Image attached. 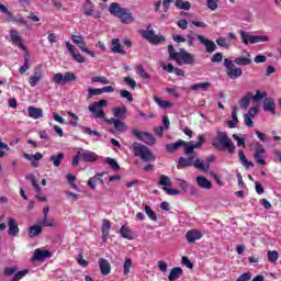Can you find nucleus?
Returning <instances> with one entry per match:
<instances>
[{
    "label": "nucleus",
    "mask_w": 281,
    "mask_h": 281,
    "mask_svg": "<svg viewBox=\"0 0 281 281\" xmlns=\"http://www.w3.org/2000/svg\"><path fill=\"white\" fill-rule=\"evenodd\" d=\"M251 45H256V43H268L269 36L267 35H252L250 37Z\"/></svg>",
    "instance_id": "obj_41"
},
{
    "label": "nucleus",
    "mask_w": 281,
    "mask_h": 281,
    "mask_svg": "<svg viewBox=\"0 0 281 281\" xmlns=\"http://www.w3.org/2000/svg\"><path fill=\"white\" fill-rule=\"evenodd\" d=\"M131 150L134 154V157H138L142 161H155V154L148 148L146 145H142L140 143H133Z\"/></svg>",
    "instance_id": "obj_5"
},
{
    "label": "nucleus",
    "mask_w": 281,
    "mask_h": 281,
    "mask_svg": "<svg viewBox=\"0 0 281 281\" xmlns=\"http://www.w3.org/2000/svg\"><path fill=\"white\" fill-rule=\"evenodd\" d=\"M206 5L209 10L214 12L215 10H218V0H206Z\"/></svg>",
    "instance_id": "obj_56"
},
{
    "label": "nucleus",
    "mask_w": 281,
    "mask_h": 281,
    "mask_svg": "<svg viewBox=\"0 0 281 281\" xmlns=\"http://www.w3.org/2000/svg\"><path fill=\"white\" fill-rule=\"evenodd\" d=\"M43 80V68L41 66L34 68V74L29 78V85L31 87H36L40 81Z\"/></svg>",
    "instance_id": "obj_15"
},
{
    "label": "nucleus",
    "mask_w": 281,
    "mask_h": 281,
    "mask_svg": "<svg viewBox=\"0 0 281 281\" xmlns=\"http://www.w3.org/2000/svg\"><path fill=\"white\" fill-rule=\"evenodd\" d=\"M158 186H164L165 188L172 186V183L170 181V177L165 176V175L160 176Z\"/></svg>",
    "instance_id": "obj_51"
},
{
    "label": "nucleus",
    "mask_w": 281,
    "mask_h": 281,
    "mask_svg": "<svg viewBox=\"0 0 281 281\" xmlns=\"http://www.w3.org/2000/svg\"><path fill=\"white\" fill-rule=\"evenodd\" d=\"M68 115L69 117H71V120L69 121L70 126H78V115H76V113L74 112H68Z\"/></svg>",
    "instance_id": "obj_59"
},
{
    "label": "nucleus",
    "mask_w": 281,
    "mask_h": 281,
    "mask_svg": "<svg viewBox=\"0 0 281 281\" xmlns=\"http://www.w3.org/2000/svg\"><path fill=\"white\" fill-rule=\"evenodd\" d=\"M169 58L175 60L177 65H194V55L186 52V49H180L177 52L172 45L168 46Z\"/></svg>",
    "instance_id": "obj_3"
},
{
    "label": "nucleus",
    "mask_w": 281,
    "mask_h": 281,
    "mask_svg": "<svg viewBox=\"0 0 281 281\" xmlns=\"http://www.w3.org/2000/svg\"><path fill=\"white\" fill-rule=\"evenodd\" d=\"M91 82L95 83V82H100L101 85H109V78L104 77V76H93L91 77Z\"/></svg>",
    "instance_id": "obj_50"
},
{
    "label": "nucleus",
    "mask_w": 281,
    "mask_h": 281,
    "mask_svg": "<svg viewBox=\"0 0 281 281\" xmlns=\"http://www.w3.org/2000/svg\"><path fill=\"white\" fill-rule=\"evenodd\" d=\"M224 67H226V69H228L227 71V76L228 78H240V76H243V69L235 67L234 68V61L229 60V59H224Z\"/></svg>",
    "instance_id": "obj_13"
},
{
    "label": "nucleus",
    "mask_w": 281,
    "mask_h": 281,
    "mask_svg": "<svg viewBox=\"0 0 281 281\" xmlns=\"http://www.w3.org/2000/svg\"><path fill=\"white\" fill-rule=\"evenodd\" d=\"M42 227H56V222L54 220H49L47 217H43L41 221L37 222Z\"/></svg>",
    "instance_id": "obj_43"
},
{
    "label": "nucleus",
    "mask_w": 281,
    "mask_h": 281,
    "mask_svg": "<svg viewBox=\"0 0 281 281\" xmlns=\"http://www.w3.org/2000/svg\"><path fill=\"white\" fill-rule=\"evenodd\" d=\"M102 240L106 243L109 240V232H111V222L109 220H103L102 224Z\"/></svg>",
    "instance_id": "obj_28"
},
{
    "label": "nucleus",
    "mask_w": 281,
    "mask_h": 281,
    "mask_svg": "<svg viewBox=\"0 0 281 281\" xmlns=\"http://www.w3.org/2000/svg\"><path fill=\"white\" fill-rule=\"evenodd\" d=\"M267 256L268 262H278V259L280 258L277 250H269Z\"/></svg>",
    "instance_id": "obj_52"
},
{
    "label": "nucleus",
    "mask_w": 281,
    "mask_h": 281,
    "mask_svg": "<svg viewBox=\"0 0 281 281\" xmlns=\"http://www.w3.org/2000/svg\"><path fill=\"white\" fill-rule=\"evenodd\" d=\"M238 157H239V161H241V164H243V166H245V168H252L254 162L247 160V156H245V151L239 150Z\"/></svg>",
    "instance_id": "obj_37"
},
{
    "label": "nucleus",
    "mask_w": 281,
    "mask_h": 281,
    "mask_svg": "<svg viewBox=\"0 0 281 281\" xmlns=\"http://www.w3.org/2000/svg\"><path fill=\"white\" fill-rule=\"evenodd\" d=\"M145 214L148 216L150 221H154V223H157V213L153 211V207L149 205H145Z\"/></svg>",
    "instance_id": "obj_44"
},
{
    "label": "nucleus",
    "mask_w": 281,
    "mask_h": 281,
    "mask_svg": "<svg viewBox=\"0 0 281 281\" xmlns=\"http://www.w3.org/2000/svg\"><path fill=\"white\" fill-rule=\"evenodd\" d=\"M121 98H124L127 102H133V94L128 90H121Z\"/></svg>",
    "instance_id": "obj_61"
},
{
    "label": "nucleus",
    "mask_w": 281,
    "mask_h": 281,
    "mask_svg": "<svg viewBox=\"0 0 281 281\" xmlns=\"http://www.w3.org/2000/svg\"><path fill=\"white\" fill-rule=\"evenodd\" d=\"M49 159L55 168H59L60 164H63V160L65 159V154L58 153L56 155L50 156Z\"/></svg>",
    "instance_id": "obj_34"
},
{
    "label": "nucleus",
    "mask_w": 281,
    "mask_h": 281,
    "mask_svg": "<svg viewBox=\"0 0 281 281\" xmlns=\"http://www.w3.org/2000/svg\"><path fill=\"white\" fill-rule=\"evenodd\" d=\"M176 8H178L179 10H190V8H192V4H190V2L188 1L177 0Z\"/></svg>",
    "instance_id": "obj_45"
},
{
    "label": "nucleus",
    "mask_w": 281,
    "mask_h": 281,
    "mask_svg": "<svg viewBox=\"0 0 281 281\" xmlns=\"http://www.w3.org/2000/svg\"><path fill=\"white\" fill-rule=\"evenodd\" d=\"M131 267H133V261L130 258L125 259L123 265L124 276H128V273H131Z\"/></svg>",
    "instance_id": "obj_54"
},
{
    "label": "nucleus",
    "mask_w": 281,
    "mask_h": 281,
    "mask_svg": "<svg viewBox=\"0 0 281 281\" xmlns=\"http://www.w3.org/2000/svg\"><path fill=\"white\" fill-rule=\"evenodd\" d=\"M82 11L86 16H93V19H100L102 16V13L95 10V7L93 5V2H91V0L85 1Z\"/></svg>",
    "instance_id": "obj_12"
},
{
    "label": "nucleus",
    "mask_w": 281,
    "mask_h": 281,
    "mask_svg": "<svg viewBox=\"0 0 281 281\" xmlns=\"http://www.w3.org/2000/svg\"><path fill=\"white\" fill-rule=\"evenodd\" d=\"M94 95H102V88H88L87 98L91 99Z\"/></svg>",
    "instance_id": "obj_48"
},
{
    "label": "nucleus",
    "mask_w": 281,
    "mask_h": 281,
    "mask_svg": "<svg viewBox=\"0 0 281 281\" xmlns=\"http://www.w3.org/2000/svg\"><path fill=\"white\" fill-rule=\"evenodd\" d=\"M109 102L104 99L93 102L88 106V111L92 114L94 120H104L106 117V113H104V106H106Z\"/></svg>",
    "instance_id": "obj_6"
},
{
    "label": "nucleus",
    "mask_w": 281,
    "mask_h": 281,
    "mask_svg": "<svg viewBox=\"0 0 281 281\" xmlns=\"http://www.w3.org/2000/svg\"><path fill=\"white\" fill-rule=\"evenodd\" d=\"M235 65H239L240 67H245L247 65H251V55L247 53V57H236L234 59Z\"/></svg>",
    "instance_id": "obj_33"
},
{
    "label": "nucleus",
    "mask_w": 281,
    "mask_h": 281,
    "mask_svg": "<svg viewBox=\"0 0 281 281\" xmlns=\"http://www.w3.org/2000/svg\"><path fill=\"white\" fill-rule=\"evenodd\" d=\"M195 37L202 45H204L207 54H214V52H216V44L214 41H211L203 35H195Z\"/></svg>",
    "instance_id": "obj_14"
},
{
    "label": "nucleus",
    "mask_w": 281,
    "mask_h": 281,
    "mask_svg": "<svg viewBox=\"0 0 281 281\" xmlns=\"http://www.w3.org/2000/svg\"><path fill=\"white\" fill-rule=\"evenodd\" d=\"M140 34L143 38L148 41L151 45H159V43L166 42V37H164V35L155 34V31L150 30V26H147V30H143Z\"/></svg>",
    "instance_id": "obj_8"
},
{
    "label": "nucleus",
    "mask_w": 281,
    "mask_h": 281,
    "mask_svg": "<svg viewBox=\"0 0 281 281\" xmlns=\"http://www.w3.org/2000/svg\"><path fill=\"white\" fill-rule=\"evenodd\" d=\"M71 41L79 47V49L82 52L87 48V44L85 43V37L82 35H71Z\"/></svg>",
    "instance_id": "obj_30"
},
{
    "label": "nucleus",
    "mask_w": 281,
    "mask_h": 281,
    "mask_svg": "<svg viewBox=\"0 0 281 281\" xmlns=\"http://www.w3.org/2000/svg\"><path fill=\"white\" fill-rule=\"evenodd\" d=\"M154 101L158 106H160V109H172V102L170 101H164L159 99V97H154Z\"/></svg>",
    "instance_id": "obj_39"
},
{
    "label": "nucleus",
    "mask_w": 281,
    "mask_h": 281,
    "mask_svg": "<svg viewBox=\"0 0 281 281\" xmlns=\"http://www.w3.org/2000/svg\"><path fill=\"white\" fill-rule=\"evenodd\" d=\"M27 69H30V57L24 58V64L20 68V74H25V71H27Z\"/></svg>",
    "instance_id": "obj_63"
},
{
    "label": "nucleus",
    "mask_w": 281,
    "mask_h": 281,
    "mask_svg": "<svg viewBox=\"0 0 281 281\" xmlns=\"http://www.w3.org/2000/svg\"><path fill=\"white\" fill-rule=\"evenodd\" d=\"M196 183H198L199 188H202L203 190L212 189V182L203 176L196 177Z\"/></svg>",
    "instance_id": "obj_31"
},
{
    "label": "nucleus",
    "mask_w": 281,
    "mask_h": 281,
    "mask_svg": "<svg viewBox=\"0 0 281 281\" xmlns=\"http://www.w3.org/2000/svg\"><path fill=\"white\" fill-rule=\"evenodd\" d=\"M108 124H113L115 131H117V133H124V131H126V123L120 121V119H114L111 117L106 121Z\"/></svg>",
    "instance_id": "obj_19"
},
{
    "label": "nucleus",
    "mask_w": 281,
    "mask_h": 281,
    "mask_svg": "<svg viewBox=\"0 0 281 281\" xmlns=\"http://www.w3.org/2000/svg\"><path fill=\"white\" fill-rule=\"evenodd\" d=\"M74 80H76V74L74 72H66L65 75L57 72L53 76L55 85H67V82H74Z\"/></svg>",
    "instance_id": "obj_11"
},
{
    "label": "nucleus",
    "mask_w": 281,
    "mask_h": 281,
    "mask_svg": "<svg viewBox=\"0 0 281 281\" xmlns=\"http://www.w3.org/2000/svg\"><path fill=\"white\" fill-rule=\"evenodd\" d=\"M10 38L12 43H14V45H18L20 49L25 52V45L23 44V40L21 38V35H19V32H16V30L12 29L10 31Z\"/></svg>",
    "instance_id": "obj_18"
},
{
    "label": "nucleus",
    "mask_w": 281,
    "mask_h": 281,
    "mask_svg": "<svg viewBox=\"0 0 281 281\" xmlns=\"http://www.w3.org/2000/svg\"><path fill=\"white\" fill-rule=\"evenodd\" d=\"M26 179L31 181L35 192H37L38 194L43 192V189L41 188V186H38V180H36L33 175H27Z\"/></svg>",
    "instance_id": "obj_40"
},
{
    "label": "nucleus",
    "mask_w": 281,
    "mask_h": 281,
    "mask_svg": "<svg viewBox=\"0 0 281 281\" xmlns=\"http://www.w3.org/2000/svg\"><path fill=\"white\" fill-rule=\"evenodd\" d=\"M76 260L80 267H83V268L89 267V261L85 260L81 254L77 256Z\"/></svg>",
    "instance_id": "obj_62"
},
{
    "label": "nucleus",
    "mask_w": 281,
    "mask_h": 281,
    "mask_svg": "<svg viewBox=\"0 0 281 281\" xmlns=\"http://www.w3.org/2000/svg\"><path fill=\"white\" fill-rule=\"evenodd\" d=\"M212 87V83L210 82H200V83H194L191 86V91H199V89H202L203 91H207Z\"/></svg>",
    "instance_id": "obj_38"
},
{
    "label": "nucleus",
    "mask_w": 281,
    "mask_h": 281,
    "mask_svg": "<svg viewBox=\"0 0 281 281\" xmlns=\"http://www.w3.org/2000/svg\"><path fill=\"white\" fill-rule=\"evenodd\" d=\"M232 121H228V127L229 128H236V126L238 125V109H236V106L233 108L232 110Z\"/></svg>",
    "instance_id": "obj_36"
},
{
    "label": "nucleus",
    "mask_w": 281,
    "mask_h": 281,
    "mask_svg": "<svg viewBox=\"0 0 281 281\" xmlns=\"http://www.w3.org/2000/svg\"><path fill=\"white\" fill-rule=\"evenodd\" d=\"M205 143V136L204 135H200L198 137V142H187V148H186V156L190 155L191 159H196V157H199V154H196V148H201V146H203V144Z\"/></svg>",
    "instance_id": "obj_7"
},
{
    "label": "nucleus",
    "mask_w": 281,
    "mask_h": 281,
    "mask_svg": "<svg viewBox=\"0 0 281 281\" xmlns=\"http://www.w3.org/2000/svg\"><path fill=\"white\" fill-rule=\"evenodd\" d=\"M186 237L188 243H195V240H201V238H203V234L199 231L192 229L187 232Z\"/></svg>",
    "instance_id": "obj_25"
},
{
    "label": "nucleus",
    "mask_w": 281,
    "mask_h": 281,
    "mask_svg": "<svg viewBox=\"0 0 281 281\" xmlns=\"http://www.w3.org/2000/svg\"><path fill=\"white\" fill-rule=\"evenodd\" d=\"M111 52L113 54H121L122 56H126V50L122 49V44H120V38L112 40Z\"/></svg>",
    "instance_id": "obj_27"
},
{
    "label": "nucleus",
    "mask_w": 281,
    "mask_h": 281,
    "mask_svg": "<svg viewBox=\"0 0 281 281\" xmlns=\"http://www.w3.org/2000/svg\"><path fill=\"white\" fill-rule=\"evenodd\" d=\"M78 155L82 161L91 164L93 161H98V154L89 150L78 151Z\"/></svg>",
    "instance_id": "obj_17"
},
{
    "label": "nucleus",
    "mask_w": 281,
    "mask_h": 281,
    "mask_svg": "<svg viewBox=\"0 0 281 281\" xmlns=\"http://www.w3.org/2000/svg\"><path fill=\"white\" fill-rule=\"evenodd\" d=\"M29 117H32V120H41L43 117V109L41 108H34L29 106L27 108Z\"/></svg>",
    "instance_id": "obj_24"
},
{
    "label": "nucleus",
    "mask_w": 281,
    "mask_h": 281,
    "mask_svg": "<svg viewBox=\"0 0 281 281\" xmlns=\"http://www.w3.org/2000/svg\"><path fill=\"white\" fill-rule=\"evenodd\" d=\"M45 258H52V252L49 250L35 249L33 260H45Z\"/></svg>",
    "instance_id": "obj_26"
},
{
    "label": "nucleus",
    "mask_w": 281,
    "mask_h": 281,
    "mask_svg": "<svg viewBox=\"0 0 281 281\" xmlns=\"http://www.w3.org/2000/svg\"><path fill=\"white\" fill-rule=\"evenodd\" d=\"M108 10L112 16H116V19H120L121 23L125 25H130V23L135 21L131 10L120 7V3L117 2H112Z\"/></svg>",
    "instance_id": "obj_2"
},
{
    "label": "nucleus",
    "mask_w": 281,
    "mask_h": 281,
    "mask_svg": "<svg viewBox=\"0 0 281 281\" xmlns=\"http://www.w3.org/2000/svg\"><path fill=\"white\" fill-rule=\"evenodd\" d=\"M120 234L123 238L127 240H133V235H131V228L126 225H123L120 229Z\"/></svg>",
    "instance_id": "obj_42"
},
{
    "label": "nucleus",
    "mask_w": 281,
    "mask_h": 281,
    "mask_svg": "<svg viewBox=\"0 0 281 281\" xmlns=\"http://www.w3.org/2000/svg\"><path fill=\"white\" fill-rule=\"evenodd\" d=\"M82 133H86V135H95L97 137H101V135L98 133V131H93L90 127L83 126L81 127Z\"/></svg>",
    "instance_id": "obj_60"
},
{
    "label": "nucleus",
    "mask_w": 281,
    "mask_h": 281,
    "mask_svg": "<svg viewBox=\"0 0 281 281\" xmlns=\"http://www.w3.org/2000/svg\"><path fill=\"white\" fill-rule=\"evenodd\" d=\"M251 92L246 93L239 101L238 104L240 109H249V102H251Z\"/></svg>",
    "instance_id": "obj_35"
},
{
    "label": "nucleus",
    "mask_w": 281,
    "mask_h": 281,
    "mask_svg": "<svg viewBox=\"0 0 281 281\" xmlns=\"http://www.w3.org/2000/svg\"><path fill=\"white\" fill-rule=\"evenodd\" d=\"M254 157H255V161H256V164H258V166H267V150L260 143H257L255 145Z\"/></svg>",
    "instance_id": "obj_9"
},
{
    "label": "nucleus",
    "mask_w": 281,
    "mask_h": 281,
    "mask_svg": "<svg viewBox=\"0 0 281 281\" xmlns=\"http://www.w3.org/2000/svg\"><path fill=\"white\" fill-rule=\"evenodd\" d=\"M99 268L102 276H109L111 273V263L104 258L99 259Z\"/></svg>",
    "instance_id": "obj_22"
},
{
    "label": "nucleus",
    "mask_w": 281,
    "mask_h": 281,
    "mask_svg": "<svg viewBox=\"0 0 281 281\" xmlns=\"http://www.w3.org/2000/svg\"><path fill=\"white\" fill-rule=\"evenodd\" d=\"M267 99V91L260 92V90H257L256 94L251 93V99L254 102H260L261 100Z\"/></svg>",
    "instance_id": "obj_46"
},
{
    "label": "nucleus",
    "mask_w": 281,
    "mask_h": 281,
    "mask_svg": "<svg viewBox=\"0 0 281 281\" xmlns=\"http://www.w3.org/2000/svg\"><path fill=\"white\" fill-rule=\"evenodd\" d=\"M183 147L184 148V155H186V148H188V142L183 139H179L176 143H170L166 145L167 153H177L179 148Z\"/></svg>",
    "instance_id": "obj_16"
},
{
    "label": "nucleus",
    "mask_w": 281,
    "mask_h": 281,
    "mask_svg": "<svg viewBox=\"0 0 281 281\" xmlns=\"http://www.w3.org/2000/svg\"><path fill=\"white\" fill-rule=\"evenodd\" d=\"M178 164L183 168H190L194 166V168H196V170H201V172H210V165H207L206 161L201 160V158H191L190 155L180 157Z\"/></svg>",
    "instance_id": "obj_4"
},
{
    "label": "nucleus",
    "mask_w": 281,
    "mask_h": 281,
    "mask_svg": "<svg viewBox=\"0 0 281 281\" xmlns=\"http://www.w3.org/2000/svg\"><path fill=\"white\" fill-rule=\"evenodd\" d=\"M66 177H67V181H68L69 186H71V188H74V190H78V186H76V183H74V181H76V176H74V173H68Z\"/></svg>",
    "instance_id": "obj_58"
},
{
    "label": "nucleus",
    "mask_w": 281,
    "mask_h": 281,
    "mask_svg": "<svg viewBox=\"0 0 281 281\" xmlns=\"http://www.w3.org/2000/svg\"><path fill=\"white\" fill-rule=\"evenodd\" d=\"M135 69H136V74H138V76H140V78H145V79L150 78V75H148V72L146 71V69H144V66L137 65V66L135 67Z\"/></svg>",
    "instance_id": "obj_49"
},
{
    "label": "nucleus",
    "mask_w": 281,
    "mask_h": 281,
    "mask_svg": "<svg viewBox=\"0 0 281 281\" xmlns=\"http://www.w3.org/2000/svg\"><path fill=\"white\" fill-rule=\"evenodd\" d=\"M98 177H104V172L102 173H97L93 178H90L88 180V186L89 188H91L92 190H95L97 186H98V181L95 179H98Z\"/></svg>",
    "instance_id": "obj_47"
},
{
    "label": "nucleus",
    "mask_w": 281,
    "mask_h": 281,
    "mask_svg": "<svg viewBox=\"0 0 281 281\" xmlns=\"http://www.w3.org/2000/svg\"><path fill=\"white\" fill-rule=\"evenodd\" d=\"M105 164H109V166H110V168H112V170H120V165L117 164L116 159L108 157V158H105Z\"/></svg>",
    "instance_id": "obj_53"
},
{
    "label": "nucleus",
    "mask_w": 281,
    "mask_h": 281,
    "mask_svg": "<svg viewBox=\"0 0 281 281\" xmlns=\"http://www.w3.org/2000/svg\"><path fill=\"white\" fill-rule=\"evenodd\" d=\"M42 234H43V226L38 223L29 228L30 238H35V236H41Z\"/></svg>",
    "instance_id": "obj_32"
},
{
    "label": "nucleus",
    "mask_w": 281,
    "mask_h": 281,
    "mask_svg": "<svg viewBox=\"0 0 281 281\" xmlns=\"http://www.w3.org/2000/svg\"><path fill=\"white\" fill-rule=\"evenodd\" d=\"M250 280H251V272H246L239 276L236 281H250Z\"/></svg>",
    "instance_id": "obj_64"
},
{
    "label": "nucleus",
    "mask_w": 281,
    "mask_h": 281,
    "mask_svg": "<svg viewBox=\"0 0 281 281\" xmlns=\"http://www.w3.org/2000/svg\"><path fill=\"white\" fill-rule=\"evenodd\" d=\"M132 134H134L140 142H144L147 146H155L157 140L155 139V136L153 134L147 132H142L138 130L132 131Z\"/></svg>",
    "instance_id": "obj_10"
},
{
    "label": "nucleus",
    "mask_w": 281,
    "mask_h": 281,
    "mask_svg": "<svg viewBox=\"0 0 281 281\" xmlns=\"http://www.w3.org/2000/svg\"><path fill=\"white\" fill-rule=\"evenodd\" d=\"M27 273H30V270H21L16 272L13 277V281L22 280V278H25V276H27Z\"/></svg>",
    "instance_id": "obj_57"
},
{
    "label": "nucleus",
    "mask_w": 281,
    "mask_h": 281,
    "mask_svg": "<svg viewBox=\"0 0 281 281\" xmlns=\"http://www.w3.org/2000/svg\"><path fill=\"white\" fill-rule=\"evenodd\" d=\"M212 146L221 151L227 150L229 155L236 153V145H234V142L225 132H217L216 137L212 139Z\"/></svg>",
    "instance_id": "obj_1"
},
{
    "label": "nucleus",
    "mask_w": 281,
    "mask_h": 281,
    "mask_svg": "<svg viewBox=\"0 0 281 281\" xmlns=\"http://www.w3.org/2000/svg\"><path fill=\"white\" fill-rule=\"evenodd\" d=\"M115 120H126V105L112 109Z\"/></svg>",
    "instance_id": "obj_23"
},
{
    "label": "nucleus",
    "mask_w": 281,
    "mask_h": 281,
    "mask_svg": "<svg viewBox=\"0 0 281 281\" xmlns=\"http://www.w3.org/2000/svg\"><path fill=\"white\" fill-rule=\"evenodd\" d=\"M263 111L276 115V101L271 98H266L263 101Z\"/></svg>",
    "instance_id": "obj_21"
},
{
    "label": "nucleus",
    "mask_w": 281,
    "mask_h": 281,
    "mask_svg": "<svg viewBox=\"0 0 281 281\" xmlns=\"http://www.w3.org/2000/svg\"><path fill=\"white\" fill-rule=\"evenodd\" d=\"M251 37L252 35L247 34L245 31H240V38L244 45H249V43L251 44Z\"/></svg>",
    "instance_id": "obj_55"
},
{
    "label": "nucleus",
    "mask_w": 281,
    "mask_h": 281,
    "mask_svg": "<svg viewBox=\"0 0 281 281\" xmlns=\"http://www.w3.org/2000/svg\"><path fill=\"white\" fill-rule=\"evenodd\" d=\"M8 234L9 236H19V224L16 223V220L9 217L8 218Z\"/></svg>",
    "instance_id": "obj_20"
},
{
    "label": "nucleus",
    "mask_w": 281,
    "mask_h": 281,
    "mask_svg": "<svg viewBox=\"0 0 281 281\" xmlns=\"http://www.w3.org/2000/svg\"><path fill=\"white\" fill-rule=\"evenodd\" d=\"M183 276V269L176 267L172 268L169 276H168V280L169 281H177L179 280L181 277Z\"/></svg>",
    "instance_id": "obj_29"
}]
</instances>
